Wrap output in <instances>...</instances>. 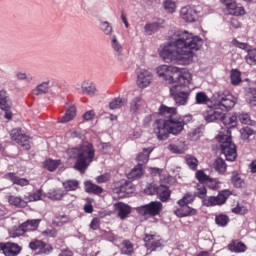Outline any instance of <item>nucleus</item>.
<instances>
[{
    "label": "nucleus",
    "mask_w": 256,
    "mask_h": 256,
    "mask_svg": "<svg viewBox=\"0 0 256 256\" xmlns=\"http://www.w3.org/2000/svg\"><path fill=\"white\" fill-rule=\"evenodd\" d=\"M196 179L199 181V185H206L211 178L203 170H198L196 172Z\"/></svg>",
    "instance_id": "nucleus-45"
},
{
    "label": "nucleus",
    "mask_w": 256,
    "mask_h": 256,
    "mask_svg": "<svg viewBox=\"0 0 256 256\" xmlns=\"http://www.w3.org/2000/svg\"><path fill=\"white\" fill-rule=\"evenodd\" d=\"M220 122L228 129L227 131L234 129V127H237V115H226L225 112H223Z\"/></svg>",
    "instance_id": "nucleus-19"
},
{
    "label": "nucleus",
    "mask_w": 256,
    "mask_h": 256,
    "mask_svg": "<svg viewBox=\"0 0 256 256\" xmlns=\"http://www.w3.org/2000/svg\"><path fill=\"white\" fill-rule=\"evenodd\" d=\"M67 155L70 159H75L74 169L85 173L95 159V146L91 142H84L79 147L68 149Z\"/></svg>",
    "instance_id": "nucleus-3"
},
{
    "label": "nucleus",
    "mask_w": 256,
    "mask_h": 256,
    "mask_svg": "<svg viewBox=\"0 0 256 256\" xmlns=\"http://www.w3.org/2000/svg\"><path fill=\"white\" fill-rule=\"evenodd\" d=\"M67 223H69V216L67 215L56 216L53 220V225H56V227H63Z\"/></svg>",
    "instance_id": "nucleus-43"
},
{
    "label": "nucleus",
    "mask_w": 256,
    "mask_h": 256,
    "mask_svg": "<svg viewBox=\"0 0 256 256\" xmlns=\"http://www.w3.org/2000/svg\"><path fill=\"white\" fill-rule=\"evenodd\" d=\"M214 165L218 173H225V171H227V164L225 163V160H223V158H217Z\"/></svg>",
    "instance_id": "nucleus-47"
},
{
    "label": "nucleus",
    "mask_w": 256,
    "mask_h": 256,
    "mask_svg": "<svg viewBox=\"0 0 256 256\" xmlns=\"http://www.w3.org/2000/svg\"><path fill=\"white\" fill-rule=\"evenodd\" d=\"M204 207H215L218 205L217 196H210L208 199L203 200Z\"/></svg>",
    "instance_id": "nucleus-54"
},
{
    "label": "nucleus",
    "mask_w": 256,
    "mask_h": 256,
    "mask_svg": "<svg viewBox=\"0 0 256 256\" xmlns=\"http://www.w3.org/2000/svg\"><path fill=\"white\" fill-rule=\"evenodd\" d=\"M22 248L17 243L6 242L5 256H17L21 253Z\"/></svg>",
    "instance_id": "nucleus-24"
},
{
    "label": "nucleus",
    "mask_w": 256,
    "mask_h": 256,
    "mask_svg": "<svg viewBox=\"0 0 256 256\" xmlns=\"http://www.w3.org/2000/svg\"><path fill=\"white\" fill-rule=\"evenodd\" d=\"M110 177L108 174H103L98 177H96L97 183H107L109 181Z\"/></svg>",
    "instance_id": "nucleus-64"
},
{
    "label": "nucleus",
    "mask_w": 256,
    "mask_h": 256,
    "mask_svg": "<svg viewBox=\"0 0 256 256\" xmlns=\"http://www.w3.org/2000/svg\"><path fill=\"white\" fill-rule=\"evenodd\" d=\"M164 9L167 13H175V9H177V5L173 0H164Z\"/></svg>",
    "instance_id": "nucleus-49"
},
{
    "label": "nucleus",
    "mask_w": 256,
    "mask_h": 256,
    "mask_svg": "<svg viewBox=\"0 0 256 256\" xmlns=\"http://www.w3.org/2000/svg\"><path fill=\"white\" fill-rule=\"evenodd\" d=\"M153 152L151 148H144L137 156V161L143 166L146 163H149V156Z\"/></svg>",
    "instance_id": "nucleus-30"
},
{
    "label": "nucleus",
    "mask_w": 256,
    "mask_h": 256,
    "mask_svg": "<svg viewBox=\"0 0 256 256\" xmlns=\"http://www.w3.org/2000/svg\"><path fill=\"white\" fill-rule=\"evenodd\" d=\"M244 183L245 182L239 177V174L232 176V184L234 185V187H236V189H241Z\"/></svg>",
    "instance_id": "nucleus-57"
},
{
    "label": "nucleus",
    "mask_w": 256,
    "mask_h": 256,
    "mask_svg": "<svg viewBox=\"0 0 256 256\" xmlns=\"http://www.w3.org/2000/svg\"><path fill=\"white\" fill-rule=\"evenodd\" d=\"M231 211L235 215H247L249 213V210L245 206H240L239 204L232 208Z\"/></svg>",
    "instance_id": "nucleus-52"
},
{
    "label": "nucleus",
    "mask_w": 256,
    "mask_h": 256,
    "mask_svg": "<svg viewBox=\"0 0 256 256\" xmlns=\"http://www.w3.org/2000/svg\"><path fill=\"white\" fill-rule=\"evenodd\" d=\"M255 133V131L249 127H244L242 129V135H244V137H247V139H249V137H251V135H253Z\"/></svg>",
    "instance_id": "nucleus-63"
},
{
    "label": "nucleus",
    "mask_w": 256,
    "mask_h": 256,
    "mask_svg": "<svg viewBox=\"0 0 256 256\" xmlns=\"http://www.w3.org/2000/svg\"><path fill=\"white\" fill-rule=\"evenodd\" d=\"M81 89L83 93H86V95H95V91H97L95 85L89 82H83Z\"/></svg>",
    "instance_id": "nucleus-40"
},
{
    "label": "nucleus",
    "mask_w": 256,
    "mask_h": 256,
    "mask_svg": "<svg viewBox=\"0 0 256 256\" xmlns=\"http://www.w3.org/2000/svg\"><path fill=\"white\" fill-rule=\"evenodd\" d=\"M43 195L42 190H37L33 194L29 195L28 197H25L24 199L28 201V203H31L33 201H41V197Z\"/></svg>",
    "instance_id": "nucleus-50"
},
{
    "label": "nucleus",
    "mask_w": 256,
    "mask_h": 256,
    "mask_svg": "<svg viewBox=\"0 0 256 256\" xmlns=\"http://www.w3.org/2000/svg\"><path fill=\"white\" fill-rule=\"evenodd\" d=\"M159 247H161L160 240H153L151 243H148V246H146V248L150 249V251H157Z\"/></svg>",
    "instance_id": "nucleus-60"
},
{
    "label": "nucleus",
    "mask_w": 256,
    "mask_h": 256,
    "mask_svg": "<svg viewBox=\"0 0 256 256\" xmlns=\"http://www.w3.org/2000/svg\"><path fill=\"white\" fill-rule=\"evenodd\" d=\"M122 255H133L134 248L133 243L129 240L122 241V248H121Z\"/></svg>",
    "instance_id": "nucleus-35"
},
{
    "label": "nucleus",
    "mask_w": 256,
    "mask_h": 256,
    "mask_svg": "<svg viewBox=\"0 0 256 256\" xmlns=\"http://www.w3.org/2000/svg\"><path fill=\"white\" fill-rule=\"evenodd\" d=\"M144 174H145V169H143V164L138 163V165H136L128 174V179L135 181L137 179H141V177H143Z\"/></svg>",
    "instance_id": "nucleus-26"
},
{
    "label": "nucleus",
    "mask_w": 256,
    "mask_h": 256,
    "mask_svg": "<svg viewBox=\"0 0 256 256\" xmlns=\"http://www.w3.org/2000/svg\"><path fill=\"white\" fill-rule=\"evenodd\" d=\"M238 119H239L240 123H242L244 125H251V117L247 113L240 114L238 116Z\"/></svg>",
    "instance_id": "nucleus-59"
},
{
    "label": "nucleus",
    "mask_w": 256,
    "mask_h": 256,
    "mask_svg": "<svg viewBox=\"0 0 256 256\" xmlns=\"http://www.w3.org/2000/svg\"><path fill=\"white\" fill-rule=\"evenodd\" d=\"M228 249L231 253H245L247 251V245L239 240H232L228 244Z\"/></svg>",
    "instance_id": "nucleus-21"
},
{
    "label": "nucleus",
    "mask_w": 256,
    "mask_h": 256,
    "mask_svg": "<svg viewBox=\"0 0 256 256\" xmlns=\"http://www.w3.org/2000/svg\"><path fill=\"white\" fill-rule=\"evenodd\" d=\"M229 216L227 214H219L215 217V223L218 227H227L229 225Z\"/></svg>",
    "instance_id": "nucleus-37"
},
{
    "label": "nucleus",
    "mask_w": 256,
    "mask_h": 256,
    "mask_svg": "<svg viewBox=\"0 0 256 256\" xmlns=\"http://www.w3.org/2000/svg\"><path fill=\"white\" fill-rule=\"evenodd\" d=\"M29 248L32 251H37V255H51L53 253V246L42 240H34L29 243Z\"/></svg>",
    "instance_id": "nucleus-11"
},
{
    "label": "nucleus",
    "mask_w": 256,
    "mask_h": 256,
    "mask_svg": "<svg viewBox=\"0 0 256 256\" xmlns=\"http://www.w3.org/2000/svg\"><path fill=\"white\" fill-rule=\"evenodd\" d=\"M39 223H41V219L25 221L19 226L16 232H14V237H21V235H25V233H29V231H37Z\"/></svg>",
    "instance_id": "nucleus-12"
},
{
    "label": "nucleus",
    "mask_w": 256,
    "mask_h": 256,
    "mask_svg": "<svg viewBox=\"0 0 256 256\" xmlns=\"http://www.w3.org/2000/svg\"><path fill=\"white\" fill-rule=\"evenodd\" d=\"M116 211H118V217L120 219H127V216L131 215V206L118 202L114 205Z\"/></svg>",
    "instance_id": "nucleus-18"
},
{
    "label": "nucleus",
    "mask_w": 256,
    "mask_h": 256,
    "mask_svg": "<svg viewBox=\"0 0 256 256\" xmlns=\"http://www.w3.org/2000/svg\"><path fill=\"white\" fill-rule=\"evenodd\" d=\"M8 203L13 205L14 207H19L21 209H25V207H27V201L23 200L19 196H13V195L9 196Z\"/></svg>",
    "instance_id": "nucleus-29"
},
{
    "label": "nucleus",
    "mask_w": 256,
    "mask_h": 256,
    "mask_svg": "<svg viewBox=\"0 0 256 256\" xmlns=\"http://www.w3.org/2000/svg\"><path fill=\"white\" fill-rule=\"evenodd\" d=\"M156 73L158 77L169 83L170 85H175L178 83L179 78L183 77L185 73H190L189 71H181L178 67L169 65H160L156 68Z\"/></svg>",
    "instance_id": "nucleus-7"
},
{
    "label": "nucleus",
    "mask_w": 256,
    "mask_h": 256,
    "mask_svg": "<svg viewBox=\"0 0 256 256\" xmlns=\"http://www.w3.org/2000/svg\"><path fill=\"white\" fill-rule=\"evenodd\" d=\"M197 192L194 193L195 197H199V199L205 200L207 197V188L205 184H197L196 185Z\"/></svg>",
    "instance_id": "nucleus-42"
},
{
    "label": "nucleus",
    "mask_w": 256,
    "mask_h": 256,
    "mask_svg": "<svg viewBox=\"0 0 256 256\" xmlns=\"http://www.w3.org/2000/svg\"><path fill=\"white\" fill-rule=\"evenodd\" d=\"M60 165H61V160L47 159L43 162L44 169H47V171H50V172L56 171V169Z\"/></svg>",
    "instance_id": "nucleus-32"
},
{
    "label": "nucleus",
    "mask_w": 256,
    "mask_h": 256,
    "mask_svg": "<svg viewBox=\"0 0 256 256\" xmlns=\"http://www.w3.org/2000/svg\"><path fill=\"white\" fill-rule=\"evenodd\" d=\"M62 185L65 191H77L79 189V181L77 180H66Z\"/></svg>",
    "instance_id": "nucleus-38"
},
{
    "label": "nucleus",
    "mask_w": 256,
    "mask_h": 256,
    "mask_svg": "<svg viewBox=\"0 0 256 256\" xmlns=\"http://www.w3.org/2000/svg\"><path fill=\"white\" fill-rule=\"evenodd\" d=\"M151 81H153V75L151 72L147 70H142L137 75V85L141 89H145V87H149L151 85Z\"/></svg>",
    "instance_id": "nucleus-15"
},
{
    "label": "nucleus",
    "mask_w": 256,
    "mask_h": 256,
    "mask_svg": "<svg viewBox=\"0 0 256 256\" xmlns=\"http://www.w3.org/2000/svg\"><path fill=\"white\" fill-rule=\"evenodd\" d=\"M230 81L232 85H239L241 83V71L232 69L230 72Z\"/></svg>",
    "instance_id": "nucleus-39"
},
{
    "label": "nucleus",
    "mask_w": 256,
    "mask_h": 256,
    "mask_svg": "<svg viewBox=\"0 0 256 256\" xmlns=\"http://www.w3.org/2000/svg\"><path fill=\"white\" fill-rule=\"evenodd\" d=\"M163 211V203L159 201H152L146 205L138 208V213L144 215V217H157Z\"/></svg>",
    "instance_id": "nucleus-9"
},
{
    "label": "nucleus",
    "mask_w": 256,
    "mask_h": 256,
    "mask_svg": "<svg viewBox=\"0 0 256 256\" xmlns=\"http://www.w3.org/2000/svg\"><path fill=\"white\" fill-rule=\"evenodd\" d=\"M43 237H57V230L56 229H46L42 231Z\"/></svg>",
    "instance_id": "nucleus-61"
},
{
    "label": "nucleus",
    "mask_w": 256,
    "mask_h": 256,
    "mask_svg": "<svg viewBox=\"0 0 256 256\" xmlns=\"http://www.w3.org/2000/svg\"><path fill=\"white\" fill-rule=\"evenodd\" d=\"M216 140L220 143V153L224 155L226 161H235L237 159V146L233 143L231 130H227L226 134L220 132L216 136Z\"/></svg>",
    "instance_id": "nucleus-6"
},
{
    "label": "nucleus",
    "mask_w": 256,
    "mask_h": 256,
    "mask_svg": "<svg viewBox=\"0 0 256 256\" xmlns=\"http://www.w3.org/2000/svg\"><path fill=\"white\" fill-rule=\"evenodd\" d=\"M86 193H90L92 195H101L103 193V188L99 185L94 184L91 181H87L84 183Z\"/></svg>",
    "instance_id": "nucleus-28"
},
{
    "label": "nucleus",
    "mask_w": 256,
    "mask_h": 256,
    "mask_svg": "<svg viewBox=\"0 0 256 256\" xmlns=\"http://www.w3.org/2000/svg\"><path fill=\"white\" fill-rule=\"evenodd\" d=\"M245 61L248 65H256V49L247 50Z\"/></svg>",
    "instance_id": "nucleus-44"
},
{
    "label": "nucleus",
    "mask_w": 256,
    "mask_h": 256,
    "mask_svg": "<svg viewBox=\"0 0 256 256\" xmlns=\"http://www.w3.org/2000/svg\"><path fill=\"white\" fill-rule=\"evenodd\" d=\"M185 162H186V165H188V167L192 169V171H197V167L199 165V160H197V158L191 155H187L185 157Z\"/></svg>",
    "instance_id": "nucleus-41"
},
{
    "label": "nucleus",
    "mask_w": 256,
    "mask_h": 256,
    "mask_svg": "<svg viewBox=\"0 0 256 256\" xmlns=\"http://www.w3.org/2000/svg\"><path fill=\"white\" fill-rule=\"evenodd\" d=\"M231 196V191L229 190H222L216 196V201L218 205H225L227 203V199Z\"/></svg>",
    "instance_id": "nucleus-34"
},
{
    "label": "nucleus",
    "mask_w": 256,
    "mask_h": 256,
    "mask_svg": "<svg viewBox=\"0 0 256 256\" xmlns=\"http://www.w3.org/2000/svg\"><path fill=\"white\" fill-rule=\"evenodd\" d=\"M4 179L11 181L13 185H19L20 187H27V185H29V180H27V178H19L14 172L6 173Z\"/></svg>",
    "instance_id": "nucleus-17"
},
{
    "label": "nucleus",
    "mask_w": 256,
    "mask_h": 256,
    "mask_svg": "<svg viewBox=\"0 0 256 256\" xmlns=\"http://www.w3.org/2000/svg\"><path fill=\"white\" fill-rule=\"evenodd\" d=\"M206 185H208L210 189H213V191H215V189H219V182H217V180L213 178H210Z\"/></svg>",
    "instance_id": "nucleus-62"
},
{
    "label": "nucleus",
    "mask_w": 256,
    "mask_h": 256,
    "mask_svg": "<svg viewBox=\"0 0 256 256\" xmlns=\"http://www.w3.org/2000/svg\"><path fill=\"white\" fill-rule=\"evenodd\" d=\"M11 107H13V102L9 97L7 90H0V109L4 111V118L11 120L13 119V112H11Z\"/></svg>",
    "instance_id": "nucleus-10"
},
{
    "label": "nucleus",
    "mask_w": 256,
    "mask_h": 256,
    "mask_svg": "<svg viewBox=\"0 0 256 256\" xmlns=\"http://www.w3.org/2000/svg\"><path fill=\"white\" fill-rule=\"evenodd\" d=\"M180 17L185 23H195L199 19L197 10L191 6L182 7L180 10Z\"/></svg>",
    "instance_id": "nucleus-14"
},
{
    "label": "nucleus",
    "mask_w": 256,
    "mask_h": 256,
    "mask_svg": "<svg viewBox=\"0 0 256 256\" xmlns=\"http://www.w3.org/2000/svg\"><path fill=\"white\" fill-rule=\"evenodd\" d=\"M175 37L160 51V57L165 63L191 59L195 51H199L203 47V39L199 36H193L187 31L176 32Z\"/></svg>",
    "instance_id": "nucleus-1"
},
{
    "label": "nucleus",
    "mask_w": 256,
    "mask_h": 256,
    "mask_svg": "<svg viewBox=\"0 0 256 256\" xmlns=\"http://www.w3.org/2000/svg\"><path fill=\"white\" fill-rule=\"evenodd\" d=\"M191 81H193L191 73H185L183 76H180L178 82L170 88V95L176 105L181 106L189 103V97L191 96V88H189V85H191Z\"/></svg>",
    "instance_id": "nucleus-5"
},
{
    "label": "nucleus",
    "mask_w": 256,
    "mask_h": 256,
    "mask_svg": "<svg viewBox=\"0 0 256 256\" xmlns=\"http://www.w3.org/2000/svg\"><path fill=\"white\" fill-rule=\"evenodd\" d=\"M235 105H237V98L231 93H226V96L223 97V100H220L218 106L208 107V110L203 113V117L206 123L219 122L223 119V113L231 111Z\"/></svg>",
    "instance_id": "nucleus-4"
},
{
    "label": "nucleus",
    "mask_w": 256,
    "mask_h": 256,
    "mask_svg": "<svg viewBox=\"0 0 256 256\" xmlns=\"http://www.w3.org/2000/svg\"><path fill=\"white\" fill-rule=\"evenodd\" d=\"M119 199H125V197H129L131 193H133V183L129 181H125L120 187L115 189Z\"/></svg>",
    "instance_id": "nucleus-16"
},
{
    "label": "nucleus",
    "mask_w": 256,
    "mask_h": 256,
    "mask_svg": "<svg viewBox=\"0 0 256 256\" xmlns=\"http://www.w3.org/2000/svg\"><path fill=\"white\" fill-rule=\"evenodd\" d=\"M193 201H195V196L193 193L188 192L186 194H184V196L182 197V199H180L178 201V205L180 207H185L187 205H189V203H193Z\"/></svg>",
    "instance_id": "nucleus-36"
},
{
    "label": "nucleus",
    "mask_w": 256,
    "mask_h": 256,
    "mask_svg": "<svg viewBox=\"0 0 256 256\" xmlns=\"http://www.w3.org/2000/svg\"><path fill=\"white\" fill-rule=\"evenodd\" d=\"M229 15H234L235 17H241V15H243L245 13V8L239 4H237V2H232V4H229L226 7Z\"/></svg>",
    "instance_id": "nucleus-22"
},
{
    "label": "nucleus",
    "mask_w": 256,
    "mask_h": 256,
    "mask_svg": "<svg viewBox=\"0 0 256 256\" xmlns=\"http://www.w3.org/2000/svg\"><path fill=\"white\" fill-rule=\"evenodd\" d=\"M121 107H123V98H114L109 103V108L112 110L119 109Z\"/></svg>",
    "instance_id": "nucleus-53"
},
{
    "label": "nucleus",
    "mask_w": 256,
    "mask_h": 256,
    "mask_svg": "<svg viewBox=\"0 0 256 256\" xmlns=\"http://www.w3.org/2000/svg\"><path fill=\"white\" fill-rule=\"evenodd\" d=\"M162 203H166L171 198V190L165 185L158 186V193L156 194Z\"/></svg>",
    "instance_id": "nucleus-27"
},
{
    "label": "nucleus",
    "mask_w": 256,
    "mask_h": 256,
    "mask_svg": "<svg viewBox=\"0 0 256 256\" xmlns=\"http://www.w3.org/2000/svg\"><path fill=\"white\" fill-rule=\"evenodd\" d=\"M229 92H216L211 98L207 96L205 92H197L195 96V101L197 105H206L207 107H219L220 101L227 96Z\"/></svg>",
    "instance_id": "nucleus-8"
},
{
    "label": "nucleus",
    "mask_w": 256,
    "mask_h": 256,
    "mask_svg": "<svg viewBox=\"0 0 256 256\" xmlns=\"http://www.w3.org/2000/svg\"><path fill=\"white\" fill-rule=\"evenodd\" d=\"M181 207V209L175 211V215H177V217H193L197 215V209L191 208L188 205Z\"/></svg>",
    "instance_id": "nucleus-25"
},
{
    "label": "nucleus",
    "mask_w": 256,
    "mask_h": 256,
    "mask_svg": "<svg viewBox=\"0 0 256 256\" xmlns=\"http://www.w3.org/2000/svg\"><path fill=\"white\" fill-rule=\"evenodd\" d=\"M246 101L250 105V107H256V91L255 90L247 94Z\"/></svg>",
    "instance_id": "nucleus-56"
},
{
    "label": "nucleus",
    "mask_w": 256,
    "mask_h": 256,
    "mask_svg": "<svg viewBox=\"0 0 256 256\" xmlns=\"http://www.w3.org/2000/svg\"><path fill=\"white\" fill-rule=\"evenodd\" d=\"M142 106H143V99H141L140 97H136L132 99L130 103L131 113H133L134 115H137L139 113V109H141Z\"/></svg>",
    "instance_id": "nucleus-33"
},
{
    "label": "nucleus",
    "mask_w": 256,
    "mask_h": 256,
    "mask_svg": "<svg viewBox=\"0 0 256 256\" xmlns=\"http://www.w3.org/2000/svg\"><path fill=\"white\" fill-rule=\"evenodd\" d=\"M49 197L52 199V201H61V199L65 197V191L62 189H55L49 193Z\"/></svg>",
    "instance_id": "nucleus-46"
},
{
    "label": "nucleus",
    "mask_w": 256,
    "mask_h": 256,
    "mask_svg": "<svg viewBox=\"0 0 256 256\" xmlns=\"http://www.w3.org/2000/svg\"><path fill=\"white\" fill-rule=\"evenodd\" d=\"M51 81H45L42 82L41 84H38L36 86V89L34 90L35 95H45L49 93V89H51Z\"/></svg>",
    "instance_id": "nucleus-31"
},
{
    "label": "nucleus",
    "mask_w": 256,
    "mask_h": 256,
    "mask_svg": "<svg viewBox=\"0 0 256 256\" xmlns=\"http://www.w3.org/2000/svg\"><path fill=\"white\" fill-rule=\"evenodd\" d=\"M231 43L233 47H237L238 49H243V51H249V44L240 42L239 40H237V38H234Z\"/></svg>",
    "instance_id": "nucleus-55"
},
{
    "label": "nucleus",
    "mask_w": 256,
    "mask_h": 256,
    "mask_svg": "<svg viewBox=\"0 0 256 256\" xmlns=\"http://www.w3.org/2000/svg\"><path fill=\"white\" fill-rule=\"evenodd\" d=\"M112 49L118 53V55H121L123 53V46L121 43H119V40H117V36H112L111 41Z\"/></svg>",
    "instance_id": "nucleus-48"
},
{
    "label": "nucleus",
    "mask_w": 256,
    "mask_h": 256,
    "mask_svg": "<svg viewBox=\"0 0 256 256\" xmlns=\"http://www.w3.org/2000/svg\"><path fill=\"white\" fill-rule=\"evenodd\" d=\"M160 117L152 125L153 133L158 141H167L169 135H179L185 125L193 119L191 115L177 118V108L162 104L158 109Z\"/></svg>",
    "instance_id": "nucleus-2"
},
{
    "label": "nucleus",
    "mask_w": 256,
    "mask_h": 256,
    "mask_svg": "<svg viewBox=\"0 0 256 256\" xmlns=\"http://www.w3.org/2000/svg\"><path fill=\"white\" fill-rule=\"evenodd\" d=\"M77 117V108L75 105L70 106L65 115L58 119V123H69V121H73Z\"/></svg>",
    "instance_id": "nucleus-20"
},
{
    "label": "nucleus",
    "mask_w": 256,
    "mask_h": 256,
    "mask_svg": "<svg viewBox=\"0 0 256 256\" xmlns=\"http://www.w3.org/2000/svg\"><path fill=\"white\" fill-rule=\"evenodd\" d=\"M159 191V186L157 184H149L145 189V195H157Z\"/></svg>",
    "instance_id": "nucleus-51"
},
{
    "label": "nucleus",
    "mask_w": 256,
    "mask_h": 256,
    "mask_svg": "<svg viewBox=\"0 0 256 256\" xmlns=\"http://www.w3.org/2000/svg\"><path fill=\"white\" fill-rule=\"evenodd\" d=\"M164 24L165 20H158L157 22L147 23L144 26L145 33H148V35H153V33H157V31L160 30Z\"/></svg>",
    "instance_id": "nucleus-23"
},
{
    "label": "nucleus",
    "mask_w": 256,
    "mask_h": 256,
    "mask_svg": "<svg viewBox=\"0 0 256 256\" xmlns=\"http://www.w3.org/2000/svg\"><path fill=\"white\" fill-rule=\"evenodd\" d=\"M101 30L103 31V33H105V35H111V33L113 32V27H111V24H109V22L105 21L101 23Z\"/></svg>",
    "instance_id": "nucleus-58"
},
{
    "label": "nucleus",
    "mask_w": 256,
    "mask_h": 256,
    "mask_svg": "<svg viewBox=\"0 0 256 256\" xmlns=\"http://www.w3.org/2000/svg\"><path fill=\"white\" fill-rule=\"evenodd\" d=\"M12 141H15L21 147H24L26 151L31 149V144H29V136L22 134L21 128H14L10 132Z\"/></svg>",
    "instance_id": "nucleus-13"
}]
</instances>
